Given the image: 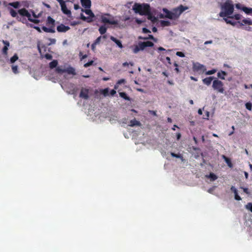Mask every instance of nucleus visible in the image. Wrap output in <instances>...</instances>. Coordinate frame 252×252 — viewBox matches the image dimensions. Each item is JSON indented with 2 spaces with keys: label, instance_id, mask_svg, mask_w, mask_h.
I'll return each mask as SVG.
<instances>
[{
  "label": "nucleus",
  "instance_id": "1",
  "mask_svg": "<svg viewBox=\"0 0 252 252\" xmlns=\"http://www.w3.org/2000/svg\"><path fill=\"white\" fill-rule=\"evenodd\" d=\"M221 11L219 15L221 17H228L232 15L234 12V5L231 0H226L220 6Z\"/></svg>",
  "mask_w": 252,
  "mask_h": 252
},
{
  "label": "nucleus",
  "instance_id": "2",
  "mask_svg": "<svg viewBox=\"0 0 252 252\" xmlns=\"http://www.w3.org/2000/svg\"><path fill=\"white\" fill-rule=\"evenodd\" d=\"M133 9L135 13L141 15H148L150 13V5L148 4H140L136 3L133 6Z\"/></svg>",
  "mask_w": 252,
  "mask_h": 252
},
{
  "label": "nucleus",
  "instance_id": "3",
  "mask_svg": "<svg viewBox=\"0 0 252 252\" xmlns=\"http://www.w3.org/2000/svg\"><path fill=\"white\" fill-rule=\"evenodd\" d=\"M18 13L21 16L27 17L28 18V20L31 22H32L34 24H38L39 22V20L32 18L31 14L25 8L19 9L18 10Z\"/></svg>",
  "mask_w": 252,
  "mask_h": 252
},
{
  "label": "nucleus",
  "instance_id": "4",
  "mask_svg": "<svg viewBox=\"0 0 252 252\" xmlns=\"http://www.w3.org/2000/svg\"><path fill=\"white\" fill-rule=\"evenodd\" d=\"M212 87L215 90H216L220 93L222 94L224 93V89L223 88V84L221 81L218 79L214 80Z\"/></svg>",
  "mask_w": 252,
  "mask_h": 252
},
{
  "label": "nucleus",
  "instance_id": "5",
  "mask_svg": "<svg viewBox=\"0 0 252 252\" xmlns=\"http://www.w3.org/2000/svg\"><path fill=\"white\" fill-rule=\"evenodd\" d=\"M192 70L194 72H198L199 74H202L206 70V68L204 65L199 63H193Z\"/></svg>",
  "mask_w": 252,
  "mask_h": 252
},
{
  "label": "nucleus",
  "instance_id": "6",
  "mask_svg": "<svg viewBox=\"0 0 252 252\" xmlns=\"http://www.w3.org/2000/svg\"><path fill=\"white\" fill-rule=\"evenodd\" d=\"M154 43L150 41L140 42L138 44V47H136L134 49V52L136 53L140 50H143L147 47H153Z\"/></svg>",
  "mask_w": 252,
  "mask_h": 252
},
{
  "label": "nucleus",
  "instance_id": "7",
  "mask_svg": "<svg viewBox=\"0 0 252 252\" xmlns=\"http://www.w3.org/2000/svg\"><path fill=\"white\" fill-rule=\"evenodd\" d=\"M163 11L166 13V17L169 19H175L178 17V15L175 12H172L166 9H164Z\"/></svg>",
  "mask_w": 252,
  "mask_h": 252
},
{
  "label": "nucleus",
  "instance_id": "8",
  "mask_svg": "<svg viewBox=\"0 0 252 252\" xmlns=\"http://www.w3.org/2000/svg\"><path fill=\"white\" fill-rule=\"evenodd\" d=\"M79 97L85 99H88L89 97V89L86 88H82Z\"/></svg>",
  "mask_w": 252,
  "mask_h": 252
},
{
  "label": "nucleus",
  "instance_id": "9",
  "mask_svg": "<svg viewBox=\"0 0 252 252\" xmlns=\"http://www.w3.org/2000/svg\"><path fill=\"white\" fill-rule=\"evenodd\" d=\"M101 21L103 23L109 24L111 25H117L118 24V21L114 20H110L109 19L104 16H102L101 17Z\"/></svg>",
  "mask_w": 252,
  "mask_h": 252
},
{
  "label": "nucleus",
  "instance_id": "10",
  "mask_svg": "<svg viewBox=\"0 0 252 252\" xmlns=\"http://www.w3.org/2000/svg\"><path fill=\"white\" fill-rule=\"evenodd\" d=\"M70 29V27L61 24L57 26V30L59 32H65Z\"/></svg>",
  "mask_w": 252,
  "mask_h": 252
},
{
  "label": "nucleus",
  "instance_id": "11",
  "mask_svg": "<svg viewBox=\"0 0 252 252\" xmlns=\"http://www.w3.org/2000/svg\"><path fill=\"white\" fill-rule=\"evenodd\" d=\"M188 7L184 6L183 5H180L177 8L174 9V11L175 12L178 16L180 15L182 12L188 9Z\"/></svg>",
  "mask_w": 252,
  "mask_h": 252
},
{
  "label": "nucleus",
  "instance_id": "12",
  "mask_svg": "<svg viewBox=\"0 0 252 252\" xmlns=\"http://www.w3.org/2000/svg\"><path fill=\"white\" fill-rule=\"evenodd\" d=\"M61 10L63 13L66 15L68 17H70L71 16V12L70 10L68 9L65 3L61 5Z\"/></svg>",
  "mask_w": 252,
  "mask_h": 252
},
{
  "label": "nucleus",
  "instance_id": "13",
  "mask_svg": "<svg viewBox=\"0 0 252 252\" xmlns=\"http://www.w3.org/2000/svg\"><path fill=\"white\" fill-rule=\"evenodd\" d=\"M238 23L240 26H242L244 25H252V20L250 18L244 19L241 22L238 21Z\"/></svg>",
  "mask_w": 252,
  "mask_h": 252
},
{
  "label": "nucleus",
  "instance_id": "14",
  "mask_svg": "<svg viewBox=\"0 0 252 252\" xmlns=\"http://www.w3.org/2000/svg\"><path fill=\"white\" fill-rule=\"evenodd\" d=\"M81 3L85 8H90L91 6V0H81Z\"/></svg>",
  "mask_w": 252,
  "mask_h": 252
},
{
  "label": "nucleus",
  "instance_id": "15",
  "mask_svg": "<svg viewBox=\"0 0 252 252\" xmlns=\"http://www.w3.org/2000/svg\"><path fill=\"white\" fill-rule=\"evenodd\" d=\"M81 11L88 15L89 16L88 17H90V19H92L94 17V14L91 10L89 9V8H86V9H82Z\"/></svg>",
  "mask_w": 252,
  "mask_h": 252
},
{
  "label": "nucleus",
  "instance_id": "16",
  "mask_svg": "<svg viewBox=\"0 0 252 252\" xmlns=\"http://www.w3.org/2000/svg\"><path fill=\"white\" fill-rule=\"evenodd\" d=\"M214 77L213 76H211L209 77H206L202 80L203 83L209 86L212 81V80L214 79Z\"/></svg>",
  "mask_w": 252,
  "mask_h": 252
},
{
  "label": "nucleus",
  "instance_id": "17",
  "mask_svg": "<svg viewBox=\"0 0 252 252\" xmlns=\"http://www.w3.org/2000/svg\"><path fill=\"white\" fill-rule=\"evenodd\" d=\"M38 49L41 58H43V54H45V53L47 51V47L45 45H43L41 47L38 46Z\"/></svg>",
  "mask_w": 252,
  "mask_h": 252
},
{
  "label": "nucleus",
  "instance_id": "18",
  "mask_svg": "<svg viewBox=\"0 0 252 252\" xmlns=\"http://www.w3.org/2000/svg\"><path fill=\"white\" fill-rule=\"evenodd\" d=\"M110 39L112 41H113V42H114L118 45V46L119 47H120V48H122L123 47V46L121 43V41L120 40L117 39L115 37H114L113 36H111Z\"/></svg>",
  "mask_w": 252,
  "mask_h": 252
},
{
  "label": "nucleus",
  "instance_id": "19",
  "mask_svg": "<svg viewBox=\"0 0 252 252\" xmlns=\"http://www.w3.org/2000/svg\"><path fill=\"white\" fill-rule=\"evenodd\" d=\"M55 21L50 16L48 17L47 20V25L48 26L51 25V27L55 28Z\"/></svg>",
  "mask_w": 252,
  "mask_h": 252
},
{
  "label": "nucleus",
  "instance_id": "20",
  "mask_svg": "<svg viewBox=\"0 0 252 252\" xmlns=\"http://www.w3.org/2000/svg\"><path fill=\"white\" fill-rule=\"evenodd\" d=\"M42 30L46 32H51L54 33L55 32V29L53 27H50V28H47L45 26H43L42 27Z\"/></svg>",
  "mask_w": 252,
  "mask_h": 252
},
{
  "label": "nucleus",
  "instance_id": "21",
  "mask_svg": "<svg viewBox=\"0 0 252 252\" xmlns=\"http://www.w3.org/2000/svg\"><path fill=\"white\" fill-rule=\"evenodd\" d=\"M141 125V123L140 122L137 121L135 119H134L132 120H131L129 122V126L133 127L134 126H140Z\"/></svg>",
  "mask_w": 252,
  "mask_h": 252
},
{
  "label": "nucleus",
  "instance_id": "22",
  "mask_svg": "<svg viewBox=\"0 0 252 252\" xmlns=\"http://www.w3.org/2000/svg\"><path fill=\"white\" fill-rule=\"evenodd\" d=\"M8 5L17 9L21 6V2L20 1H17L12 2H9Z\"/></svg>",
  "mask_w": 252,
  "mask_h": 252
},
{
  "label": "nucleus",
  "instance_id": "23",
  "mask_svg": "<svg viewBox=\"0 0 252 252\" xmlns=\"http://www.w3.org/2000/svg\"><path fill=\"white\" fill-rule=\"evenodd\" d=\"M205 176L206 178H209L212 181H214L218 178L217 176L213 173H210L209 175H207Z\"/></svg>",
  "mask_w": 252,
  "mask_h": 252
},
{
  "label": "nucleus",
  "instance_id": "24",
  "mask_svg": "<svg viewBox=\"0 0 252 252\" xmlns=\"http://www.w3.org/2000/svg\"><path fill=\"white\" fill-rule=\"evenodd\" d=\"M65 72L69 74L75 75L76 72L75 69L72 67H69L65 69Z\"/></svg>",
  "mask_w": 252,
  "mask_h": 252
},
{
  "label": "nucleus",
  "instance_id": "25",
  "mask_svg": "<svg viewBox=\"0 0 252 252\" xmlns=\"http://www.w3.org/2000/svg\"><path fill=\"white\" fill-rule=\"evenodd\" d=\"M9 10L10 15L12 17H16L17 19L19 18V17L17 15V12L15 10L12 8H9Z\"/></svg>",
  "mask_w": 252,
  "mask_h": 252
},
{
  "label": "nucleus",
  "instance_id": "26",
  "mask_svg": "<svg viewBox=\"0 0 252 252\" xmlns=\"http://www.w3.org/2000/svg\"><path fill=\"white\" fill-rule=\"evenodd\" d=\"M242 10L247 14H251L252 15V8L243 6Z\"/></svg>",
  "mask_w": 252,
  "mask_h": 252
},
{
  "label": "nucleus",
  "instance_id": "27",
  "mask_svg": "<svg viewBox=\"0 0 252 252\" xmlns=\"http://www.w3.org/2000/svg\"><path fill=\"white\" fill-rule=\"evenodd\" d=\"M226 74H226V73L225 71H221L220 72H219L218 73V74H217V76H218V77L219 78H220V79H222V80H224V79H225V77H224V76H225V75H226Z\"/></svg>",
  "mask_w": 252,
  "mask_h": 252
},
{
  "label": "nucleus",
  "instance_id": "28",
  "mask_svg": "<svg viewBox=\"0 0 252 252\" xmlns=\"http://www.w3.org/2000/svg\"><path fill=\"white\" fill-rule=\"evenodd\" d=\"M223 20L227 24H230L231 25H232L233 26H235V25L238 24V22L232 21L225 17L223 18Z\"/></svg>",
  "mask_w": 252,
  "mask_h": 252
},
{
  "label": "nucleus",
  "instance_id": "29",
  "mask_svg": "<svg viewBox=\"0 0 252 252\" xmlns=\"http://www.w3.org/2000/svg\"><path fill=\"white\" fill-rule=\"evenodd\" d=\"M120 96L123 98L125 100H130V97L128 96L126 94L125 92H120L119 93Z\"/></svg>",
  "mask_w": 252,
  "mask_h": 252
},
{
  "label": "nucleus",
  "instance_id": "30",
  "mask_svg": "<svg viewBox=\"0 0 252 252\" xmlns=\"http://www.w3.org/2000/svg\"><path fill=\"white\" fill-rule=\"evenodd\" d=\"M139 39H143V40L152 39V40H153L155 41H156V38H154L153 35H152L151 34H149L148 37H141V36H139Z\"/></svg>",
  "mask_w": 252,
  "mask_h": 252
},
{
  "label": "nucleus",
  "instance_id": "31",
  "mask_svg": "<svg viewBox=\"0 0 252 252\" xmlns=\"http://www.w3.org/2000/svg\"><path fill=\"white\" fill-rule=\"evenodd\" d=\"M223 158L224 159L225 161L227 163V165L229 167H232L233 165H232V162L231 161V160L229 158L226 157L224 156H223Z\"/></svg>",
  "mask_w": 252,
  "mask_h": 252
},
{
  "label": "nucleus",
  "instance_id": "32",
  "mask_svg": "<svg viewBox=\"0 0 252 252\" xmlns=\"http://www.w3.org/2000/svg\"><path fill=\"white\" fill-rule=\"evenodd\" d=\"M98 31L101 34H103L106 32L107 28L105 26H101L99 27Z\"/></svg>",
  "mask_w": 252,
  "mask_h": 252
},
{
  "label": "nucleus",
  "instance_id": "33",
  "mask_svg": "<svg viewBox=\"0 0 252 252\" xmlns=\"http://www.w3.org/2000/svg\"><path fill=\"white\" fill-rule=\"evenodd\" d=\"M57 65L58 61L57 60H53L49 63V67L52 69L56 67Z\"/></svg>",
  "mask_w": 252,
  "mask_h": 252
},
{
  "label": "nucleus",
  "instance_id": "34",
  "mask_svg": "<svg viewBox=\"0 0 252 252\" xmlns=\"http://www.w3.org/2000/svg\"><path fill=\"white\" fill-rule=\"evenodd\" d=\"M242 15L240 14H235L232 16H229V18L235 19V20H239L241 19Z\"/></svg>",
  "mask_w": 252,
  "mask_h": 252
},
{
  "label": "nucleus",
  "instance_id": "35",
  "mask_svg": "<svg viewBox=\"0 0 252 252\" xmlns=\"http://www.w3.org/2000/svg\"><path fill=\"white\" fill-rule=\"evenodd\" d=\"M160 24L162 27H166L170 26V22L168 21L161 20Z\"/></svg>",
  "mask_w": 252,
  "mask_h": 252
},
{
  "label": "nucleus",
  "instance_id": "36",
  "mask_svg": "<svg viewBox=\"0 0 252 252\" xmlns=\"http://www.w3.org/2000/svg\"><path fill=\"white\" fill-rule=\"evenodd\" d=\"M81 19L83 21H87L88 22H91L93 21L92 19H90V17H85L82 13L81 14Z\"/></svg>",
  "mask_w": 252,
  "mask_h": 252
},
{
  "label": "nucleus",
  "instance_id": "37",
  "mask_svg": "<svg viewBox=\"0 0 252 252\" xmlns=\"http://www.w3.org/2000/svg\"><path fill=\"white\" fill-rule=\"evenodd\" d=\"M18 59V55L15 54L13 57H12L10 59V62L11 63H14L15 62H16Z\"/></svg>",
  "mask_w": 252,
  "mask_h": 252
},
{
  "label": "nucleus",
  "instance_id": "38",
  "mask_svg": "<svg viewBox=\"0 0 252 252\" xmlns=\"http://www.w3.org/2000/svg\"><path fill=\"white\" fill-rule=\"evenodd\" d=\"M102 37L103 38H106V35H103L102 36H100L98 37H97V38L95 40V41H94V42L95 43V44H96V45H97V44H98L100 43V40H101V38Z\"/></svg>",
  "mask_w": 252,
  "mask_h": 252
},
{
  "label": "nucleus",
  "instance_id": "39",
  "mask_svg": "<svg viewBox=\"0 0 252 252\" xmlns=\"http://www.w3.org/2000/svg\"><path fill=\"white\" fill-rule=\"evenodd\" d=\"M12 70L14 73L17 74L19 73L18 66L17 65H12Z\"/></svg>",
  "mask_w": 252,
  "mask_h": 252
},
{
  "label": "nucleus",
  "instance_id": "40",
  "mask_svg": "<svg viewBox=\"0 0 252 252\" xmlns=\"http://www.w3.org/2000/svg\"><path fill=\"white\" fill-rule=\"evenodd\" d=\"M52 56L48 53L43 54V58H46L47 60H51L52 59Z\"/></svg>",
  "mask_w": 252,
  "mask_h": 252
},
{
  "label": "nucleus",
  "instance_id": "41",
  "mask_svg": "<svg viewBox=\"0 0 252 252\" xmlns=\"http://www.w3.org/2000/svg\"><path fill=\"white\" fill-rule=\"evenodd\" d=\"M246 108L249 110H251L252 109V103L250 102H247L245 104Z\"/></svg>",
  "mask_w": 252,
  "mask_h": 252
},
{
  "label": "nucleus",
  "instance_id": "42",
  "mask_svg": "<svg viewBox=\"0 0 252 252\" xmlns=\"http://www.w3.org/2000/svg\"><path fill=\"white\" fill-rule=\"evenodd\" d=\"M246 208L248 209V210H250L251 212H252V203H248L246 205Z\"/></svg>",
  "mask_w": 252,
  "mask_h": 252
},
{
  "label": "nucleus",
  "instance_id": "43",
  "mask_svg": "<svg viewBox=\"0 0 252 252\" xmlns=\"http://www.w3.org/2000/svg\"><path fill=\"white\" fill-rule=\"evenodd\" d=\"M216 72V70L215 69H213L206 71L205 73V74L206 75H212V74H214Z\"/></svg>",
  "mask_w": 252,
  "mask_h": 252
},
{
  "label": "nucleus",
  "instance_id": "44",
  "mask_svg": "<svg viewBox=\"0 0 252 252\" xmlns=\"http://www.w3.org/2000/svg\"><path fill=\"white\" fill-rule=\"evenodd\" d=\"M56 71L58 73H63L65 72V69H63L60 67H58L56 68Z\"/></svg>",
  "mask_w": 252,
  "mask_h": 252
},
{
  "label": "nucleus",
  "instance_id": "45",
  "mask_svg": "<svg viewBox=\"0 0 252 252\" xmlns=\"http://www.w3.org/2000/svg\"><path fill=\"white\" fill-rule=\"evenodd\" d=\"M7 51H8V47L6 46H4L2 48V53L4 55H7Z\"/></svg>",
  "mask_w": 252,
  "mask_h": 252
},
{
  "label": "nucleus",
  "instance_id": "46",
  "mask_svg": "<svg viewBox=\"0 0 252 252\" xmlns=\"http://www.w3.org/2000/svg\"><path fill=\"white\" fill-rule=\"evenodd\" d=\"M230 190L232 192H234V195L238 194V191L237 189L234 186H232L230 188Z\"/></svg>",
  "mask_w": 252,
  "mask_h": 252
},
{
  "label": "nucleus",
  "instance_id": "47",
  "mask_svg": "<svg viewBox=\"0 0 252 252\" xmlns=\"http://www.w3.org/2000/svg\"><path fill=\"white\" fill-rule=\"evenodd\" d=\"M174 66H175V68L174 69V70L177 73H179L180 72V70L178 68V64L176 62H175L174 63Z\"/></svg>",
  "mask_w": 252,
  "mask_h": 252
},
{
  "label": "nucleus",
  "instance_id": "48",
  "mask_svg": "<svg viewBox=\"0 0 252 252\" xmlns=\"http://www.w3.org/2000/svg\"><path fill=\"white\" fill-rule=\"evenodd\" d=\"M29 3L27 1H23L21 3V5H22V6H23L24 7H29Z\"/></svg>",
  "mask_w": 252,
  "mask_h": 252
},
{
  "label": "nucleus",
  "instance_id": "49",
  "mask_svg": "<svg viewBox=\"0 0 252 252\" xmlns=\"http://www.w3.org/2000/svg\"><path fill=\"white\" fill-rule=\"evenodd\" d=\"M94 63V61H91L87 63H86L85 64H84V66L85 67H88L91 65H92Z\"/></svg>",
  "mask_w": 252,
  "mask_h": 252
},
{
  "label": "nucleus",
  "instance_id": "50",
  "mask_svg": "<svg viewBox=\"0 0 252 252\" xmlns=\"http://www.w3.org/2000/svg\"><path fill=\"white\" fill-rule=\"evenodd\" d=\"M129 64H130L131 66H133L134 63L132 62H130L129 63H128L127 62H125L123 63V66L125 67L128 66Z\"/></svg>",
  "mask_w": 252,
  "mask_h": 252
},
{
  "label": "nucleus",
  "instance_id": "51",
  "mask_svg": "<svg viewBox=\"0 0 252 252\" xmlns=\"http://www.w3.org/2000/svg\"><path fill=\"white\" fill-rule=\"evenodd\" d=\"M171 155L173 157H175V158H181V155H180L176 154L174 153H171Z\"/></svg>",
  "mask_w": 252,
  "mask_h": 252
},
{
  "label": "nucleus",
  "instance_id": "52",
  "mask_svg": "<svg viewBox=\"0 0 252 252\" xmlns=\"http://www.w3.org/2000/svg\"><path fill=\"white\" fill-rule=\"evenodd\" d=\"M209 117V112L207 111L205 112V115L203 116V119H208Z\"/></svg>",
  "mask_w": 252,
  "mask_h": 252
},
{
  "label": "nucleus",
  "instance_id": "53",
  "mask_svg": "<svg viewBox=\"0 0 252 252\" xmlns=\"http://www.w3.org/2000/svg\"><path fill=\"white\" fill-rule=\"evenodd\" d=\"M176 55L180 57H185L184 54L183 52H177L176 53Z\"/></svg>",
  "mask_w": 252,
  "mask_h": 252
},
{
  "label": "nucleus",
  "instance_id": "54",
  "mask_svg": "<svg viewBox=\"0 0 252 252\" xmlns=\"http://www.w3.org/2000/svg\"><path fill=\"white\" fill-rule=\"evenodd\" d=\"M142 32L143 33H150L151 32V31L148 30V29L146 28H143L142 29Z\"/></svg>",
  "mask_w": 252,
  "mask_h": 252
},
{
  "label": "nucleus",
  "instance_id": "55",
  "mask_svg": "<svg viewBox=\"0 0 252 252\" xmlns=\"http://www.w3.org/2000/svg\"><path fill=\"white\" fill-rule=\"evenodd\" d=\"M125 82H126L125 79H120V80H118V82H117V84L120 85V84H122V83H125Z\"/></svg>",
  "mask_w": 252,
  "mask_h": 252
},
{
  "label": "nucleus",
  "instance_id": "56",
  "mask_svg": "<svg viewBox=\"0 0 252 252\" xmlns=\"http://www.w3.org/2000/svg\"><path fill=\"white\" fill-rule=\"evenodd\" d=\"M234 198H235V199L236 200H238V201H239V200H241V198L240 197V196L238 195V194H235L234 195Z\"/></svg>",
  "mask_w": 252,
  "mask_h": 252
},
{
  "label": "nucleus",
  "instance_id": "57",
  "mask_svg": "<svg viewBox=\"0 0 252 252\" xmlns=\"http://www.w3.org/2000/svg\"><path fill=\"white\" fill-rule=\"evenodd\" d=\"M3 43L4 44V46L8 47L9 46V42L8 41L3 40Z\"/></svg>",
  "mask_w": 252,
  "mask_h": 252
},
{
  "label": "nucleus",
  "instance_id": "58",
  "mask_svg": "<svg viewBox=\"0 0 252 252\" xmlns=\"http://www.w3.org/2000/svg\"><path fill=\"white\" fill-rule=\"evenodd\" d=\"M235 7L238 9H241L242 10V8L243 7H242L241 6V4H240V3H237L235 5Z\"/></svg>",
  "mask_w": 252,
  "mask_h": 252
},
{
  "label": "nucleus",
  "instance_id": "59",
  "mask_svg": "<svg viewBox=\"0 0 252 252\" xmlns=\"http://www.w3.org/2000/svg\"><path fill=\"white\" fill-rule=\"evenodd\" d=\"M80 7L79 6V4H75L74 5V8L75 9V10H78L79 9H80Z\"/></svg>",
  "mask_w": 252,
  "mask_h": 252
},
{
  "label": "nucleus",
  "instance_id": "60",
  "mask_svg": "<svg viewBox=\"0 0 252 252\" xmlns=\"http://www.w3.org/2000/svg\"><path fill=\"white\" fill-rule=\"evenodd\" d=\"M244 192H245L247 194H250V192L249 191V189L248 188H243Z\"/></svg>",
  "mask_w": 252,
  "mask_h": 252
},
{
  "label": "nucleus",
  "instance_id": "61",
  "mask_svg": "<svg viewBox=\"0 0 252 252\" xmlns=\"http://www.w3.org/2000/svg\"><path fill=\"white\" fill-rule=\"evenodd\" d=\"M116 94V90H115L114 89V90H112L111 91H110V94L111 95H114V94Z\"/></svg>",
  "mask_w": 252,
  "mask_h": 252
},
{
  "label": "nucleus",
  "instance_id": "62",
  "mask_svg": "<svg viewBox=\"0 0 252 252\" xmlns=\"http://www.w3.org/2000/svg\"><path fill=\"white\" fill-rule=\"evenodd\" d=\"M33 28L34 29H35V30H36L38 32H41L40 28L39 27H37V26H33Z\"/></svg>",
  "mask_w": 252,
  "mask_h": 252
},
{
  "label": "nucleus",
  "instance_id": "63",
  "mask_svg": "<svg viewBox=\"0 0 252 252\" xmlns=\"http://www.w3.org/2000/svg\"><path fill=\"white\" fill-rule=\"evenodd\" d=\"M60 4V5H63L65 3V2L63 0H57Z\"/></svg>",
  "mask_w": 252,
  "mask_h": 252
},
{
  "label": "nucleus",
  "instance_id": "64",
  "mask_svg": "<svg viewBox=\"0 0 252 252\" xmlns=\"http://www.w3.org/2000/svg\"><path fill=\"white\" fill-rule=\"evenodd\" d=\"M148 19L149 20H152V19L153 18V17L152 16L151 14V12L149 14H148Z\"/></svg>",
  "mask_w": 252,
  "mask_h": 252
}]
</instances>
